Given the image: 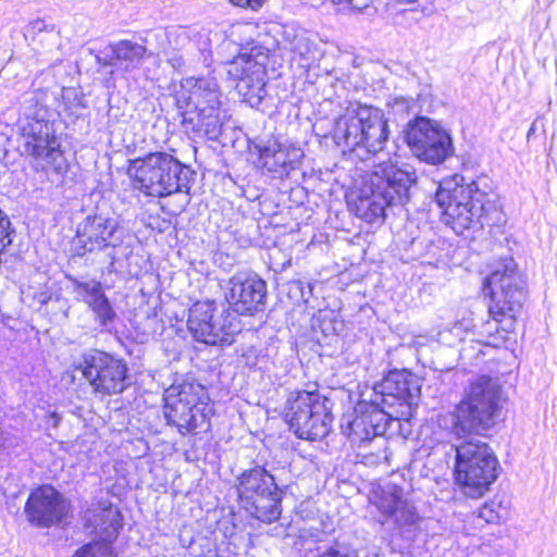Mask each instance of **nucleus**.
<instances>
[{"label": "nucleus", "mask_w": 557, "mask_h": 557, "mask_svg": "<svg viewBox=\"0 0 557 557\" xmlns=\"http://www.w3.org/2000/svg\"><path fill=\"white\" fill-rule=\"evenodd\" d=\"M260 161L269 172L284 175L298 165L304 153L295 146H285L275 140L260 148Z\"/></svg>", "instance_id": "obj_21"}, {"label": "nucleus", "mask_w": 557, "mask_h": 557, "mask_svg": "<svg viewBox=\"0 0 557 557\" xmlns=\"http://www.w3.org/2000/svg\"><path fill=\"white\" fill-rule=\"evenodd\" d=\"M334 3H351L352 8L362 11L368 8L371 3V0H332Z\"/></svg>", "instance_id": "obj_34"}, {"label": "nucleus", "mask_w": 557, "mask_h": 557, "mask_svg": "<svg viewBox=\"0 0 557 557\" xmlns=\"http://www.w3.org/2000/svg\"><path fill=\"white\" fill-rule=\"evenodd\" d=\"M451 332H454V334L456 335V337H458V339H462L461 338V329H460V325L458 324H455Z\"/></svg>", "instance_id": "obj_37"}, {"label": "nucleus", "mask_w": 557, "mask_h": 557, "mask_svg": "<svg viewBox=\"0 0 557 557\" xmlns=\"http://www.w3.org/2000/svg\"><path fill=\"white\" fill-rule=\"evenodd\" d=\"M25 511L30 522L49 527L67 515L69 504L52 486L42 485L29 495Z\"/></svg>", "instance_id": "obj_17"}, {"label": "nucleus", "mask_w": 557, "mask_h": 557, "mask_svg": "<svg viewBox=\"0 0 557 557\" xmlns=\"http://www.w3.org/2000/svg\"><path fill=\"white\" fill-rule=\"evenodd\" d=\"M334 136L338 145L375 154L388 139V122L381 109L359 104L337 120Z\"/></svg>", "instance_id": "obj_6"}, {"label": "nucleus", "mask_w": 557, "mask_h": 557, "mask_svg": "<svg viewBox=\"0 0 557 557\" xmlns=\"http://www.w3.org/2000/svg\"><path fill=\"white\" fill-rule=\"evenodd\" d=\"M214 301H198L189 309L187 326L194 338L207 345H231L240 332L239 320L230 312L215 314Z\"/></svg>", "instance_id": "obj_12"}, {"label": "nucleus", "mask_w": 557, "mask_h": 557, "mask_svg": "<svg viewBox=\"0 0 557 557\" xmlns=\"http://www.w3.org/2000/svg\"><path fill=\"white\" fill-rule=\"evenodd\" d=\"M168 62L172 65L173 69L180 70L184 66L185 61L182 55L175 54L168 59Z\"/></svg>", "instance_id": "obj_35"}, {"label": "nucleus", "mask_w": 557, "mask_h": 557, "mask_svg": "<svg viewBox=\"0 0 557 557\" xmlns=\"http://www.w3.org/2000/svg\"><path fill=\"white\" fill-rule=\"evenodd\" d=\"M421 393L420 379L407 370L389 371L373 387V403L388 411L389 418L409 420Z\"/></svg>", "instance_id": "obj_11"}, {"label": "nucleus", "mask_w": 557, "mask_h": 557, "mask_svg": "<svg viewBox=\"0 0 557 557\" xmlns=\"http://www.w3.org/2000/svg\"><path fill=\"white\" fill-rule=\"evenodd\" d=\"M74 285V290L83 298V300L90 307L98 300V295L103 293L101 283L98 281H79L75 277H70Z\"/></svg>", "instance_id": "obj_26"}, {"label": "nucleus", "mask_w": 557, "mask_h": 557, "mask_svg": "<svg viewBox=\"0 0 557 557\" xmlns=\"http://www.w3.org/2000/svg\"><path fill=\"white\" fill-rule=\"evenodd\" d=\"M236 490L240 506L250 516L267 523L281 517V492L265 469L257 467L242 473Z\"/></svg>", "instance_id": "obj_8"}, {"label": "nucleus", "mask_w": 557, "mask_h": 557, "mask_svg": "<svg viewBox=\"0 0 557 557\" xmlns=\"http://www.w3.org/2000/svg\"><path fill=\"white\" fill-rule=\"evenodd\" d=\"M416 180L410 166L380 164L362 186L346 195L348 210L367 223H381L387 207L404 206L409 200Z\"/></svg>", "instance_id": "obj_2"}, {"label": "nucleus", "mask_w": 557, "mask_h": 557, "mask_svg": "<svg viewBox=\"0 0 557 557\" xmlns=\"http://www.w3.org/2000/svg\"><path fill=\"white\" fill-rule=\"evenodd\" d=\"M112 57L104 64H117L126 71L135 69L146 54V47L131 40H120L109 46Z\"/></svg>", "instance_id": "obj_24"}, {"label": "nucleus", "mask_w": 557, "mask_h": 557, "mask_svg": "<svg viewBox=\"0 0 557 557\" xmlns=\"http://www.w3.org/2000/svg\"><path fill=\"white\" fill-rule=\"evenodd\" d=\"M475 195L478 190L469 184L450 187V183H445L438 188L435 201L443 210L444 222L455 233L462 234L481 215L483 207Z\"/></svg>", "instance_id": "obj_13"}, {"label": "nucleus", "mask_w": 557, "mask_h": 557, "mask_svg": "<svg viewBox=\"0 0 557 557\" xmlns=\"http://www.w3.org/2000/svg\"><path fill=\"white\" fill-rule=\"evenodd\" d=\"M85 519L94 531L101 539L95 543H108L116 537L119 530L122 528V515L116 507L111 504L99 503L96 507L90 508L85 513Z\"/></svg>", "instance_id": "obj_22"}, {"label": "nucleus", "mask_w": 557, "mask_h": 557, "mask_svg": "<svg viewBox=\"0 0 557 557\" xmlns=\"http://www.w3.org/2000/svg\"><path fill=\"white\" fill-rule=\"evenodd\" d=\"M200 384L183 383L165 392V418L181 433L193 432L209 425L211 407Z\"/></svg>", "instance_id": "obj_10"}, {"label": "nucleus", "mask_w": 557, "mask_h": 557, "mask_svg": "<svg viewBox=\"0 0 557 557\" xmlns=\"http://www.w3.org/2000/svg\"><path fill=\"white\" fill-rule=\"evenodd\" d=\"M267 0H230L233 5L258 11Z\"/></svg>", "instance_id": "obj_33"}, {"label": "nucleus", "mask_w": 557, "mask_h": 557, "mask_svg": "<svg viewBox=\"0 0 557 557\" xmlns=\"http://www.w3.org/2000/svg\"><path fill=\"white\" fill-rule=\"evenodd\" d=\"M374 505L399 528H409L419 521L416 509L404 498V492L395 484H386L374 496Z\"/></svg>", "instance_id": "obj_20"}, {"label": "nucleus", "mask_w": 557, "mask_h": 557, "mask_svg": "<svg viewBox=\"0 0 557 557\" xmlns=\"http://www.w3.org/2000/svg\"><path fill=\"white\" fill-rule=\"evenodd\" d=\"M239 53L225 64L227 76L236 82V89L244 96L262 98L265 87V60L264 53Z\"/></svg>", "instance_id": "obj_16"}, {"label": "nucleus", "mask_w": 557, "mask_h": 557, "mask_svg": "<svg viewBox=\"0 0 557 557\" xmlns=\"http://www.w3.org/2000/svg\"><path fill=\"white\" fill-rule=\"evenodd\" d=\"M290 286H292V287H295V288H296V289H298V290L300 289V283H299V282H292V283H290Z\"/></svg>", "instance_id": "obj_39"}, {"label": "nucleus", "mask_w": 557, "mask_h": 557, "mask_svg": "<svg viewBox=\"0 0 557 557\" xmlns=\"http://www.w3.org/2000/svg\"><path fill=\"white\" fill-rule=\"evenodd\" d=\"M438 336H440V341H441V342L446 343V344H448V345H451V344H453L451 342H449V341L445 337V334H444V333H442V332H441V333L438 334Z\"/></svg>", "instance_id": "obj_38"}, {"label": "nucleus", "mask_w": 557, "mask_h": 557, "mask_svg": "<svg viewBox=\"0 0 557 557\" xmlns=\"http://www.w3.org/2000/svg\"><path fill=\"white\" fill-rule=\"evenodd\" d=\"M60 419V416L55 411H52L48 416V423L53 428H57L59 425Z\"/></svg>", "instance_id": "obj_36"}, {"label": "nucleus", "mask_w": 557, "mask_h": 557, "mask_svg": "<svg viewBox=\"0 0 557 557\" xmlns=\"http://www.w3.org/2000/svg\"><path fill=\"white\" fill-rule=\"evenodd\" d=\"M290 44L293 51L299 55L305 57L311 51V44L305 33L295 35Z\"/></svg>", "instance_id": "obj_30"}, {"label": "nucleus", "mask_w": 557, "mask_h": 557, "mask_svg": "<svg viewBox=\"0 0 557 557\" xmlns=\"http://www.w3.org/2000/svg\"><path fill=\"white\" fill-rule=\"evenodd\" d=\"M500 388L486 376L475 380L454 411L451 433L461 443L454 445V479L467 497L485 495L499 474V461L492 447L479 438L467 437L488 430L499 409Z\"/></svg>", "instance_id": "obj_1"}, {"label": "nucleus", "mask_w": 557, "mask_h": 557, "mask_svg": "<svg viewBox=\"0 0 557 557\" xmlns=\"http://www.w3.org/2000/svg\"><path fill=\"white\" fill-rule=\"evenodd\" d=\"M169 38L175 46L184 47L189 41V32L186 27H176L169 33Z\"/></svg>", "instance_id": "obj_31"}, {"label": "nucleus", "mask_w": 557, "mask_h": 557, "mask_svg": "<svg viewBox=\"0 0 557 557\" xmlns=\"http://www.w3.org/2000/svg\"><path fill=\"white\" fill-rule=\"evenodd\" d=\"M176 103L182 110L184 123L191 129L202 131L209 138L220 135L221 90L214 77H186L176 92Z\"/></svg>", "instance_id": "obj_4"}, {"label": "nucleus", "mask_w": 557, "mask_h": 557, "mask_svg": "<svg viewBox=\"0 0 557 557\" xmlns=\"http://www.w3.org/2000/svg\"><path fill=\"white\" fill-rule=\"evenodd\" d=\"M306 557H357L355 553L350 552L344 544L335 543L334 545L322 549L318 547L315 552L311 550L306 554Z\"/></svg>", "instance_id": "obj_29"}, {"label": "nucleus", "mask_w": 557, "mask_h": 557, "mask_svg": "<svg viewBox=\"0 0 557 557\" xmlns=\"http://www.w3.org/2000/svg\"><path fill=\"white\" fill-rule=\"evenodd\" d=\"M78 369L95 394H120L127 386L126 363L107 352L94 350L85 354Z\"/></svg>", "instance_id": "obj_14"}, {"label": "nucleus", "mask_w": 557, "mask_h": 557, "mask_svg": "<svg viewBox=\"0 0 557 557\" xmlns=\"http://www.w3.org/2000/svg\"><path fill=\"white\" fill-rule=\"evenodd\" d=\"M73 557H116L108 543H88L76 550Z\"/></svg>", "instance_id": "obj_27"}, {"label": "nucleus", "mask_w": 557, "mask_h": 557, "mask_svg": "<svg viewBox=\"0 0 557 557\" xmlns=\"http://www.w3.org/2000/svg\"><path fill=\"white\" fill-rule=\"evenodd\" d=\"M267 295L265 282L257 276L233 277L226 300L230 308L242 315H250L259 311Z\"/></svg>", "instance_id": "obj_18"}, {"label": "nucleus", "mask_w": 557, "mask_h": 557, "mask_svg": "<svg viewBox=\"0 0 557 557\" xmlns=\"http://www.w3.org/2000/svg\"><path fill=\"white\" fill-rule=\"evenodd\" d=\"M25 151L41 162L46 171L61 173L66 160L53 123L48 119V109L36 103L27 108L18 120Z\"/></svg>", "instance_id": "obj_7"}, {"label": "nucleus", "mask_w": 557, "mask_h": 557, "mask_svg": "<svg viewBox=\"0 0 557 557\" xmlns=\"http://www.w3.org/2000/svg\"><path fill=\"white\" fill-rule=\"evenodd\" d=\"M123 230L114 219L102 215L87 216L77 227V235L83 244L121 240Z\"/></svg>", "instance_id": "obj_23"}, {"label": "nucleus", "mask_w": 557, "mask_h": 557, "mask_svg": "<svg viewBox=\"0 0 557 557\" xmlns=\"http://www.w3.org/2000/svg\"><path fill=\"white\" fill-rule=\"evenodd\" d=\"M483 286L488 290V313L496 323H505V327L510 329L525 300L524 274L511 257H503L493 264Z\"/></svg>", "instance_id": "obj_5"}, {"label": "nucleus", "mask_w": 557, "mask_h": 557, "mask_svg": "<svg viewBox=\"0 0 557 557\" xmlns=\"http://www.w3.org/2000/svg\"><path fill=\"white\" fill-rule=\"evenodd\" d=\"M98 296V300L95 304H92L89 308L95 312L100 323L102 325H106L115 318V312L111 307V304L109 299L106 297L104 293Z\"/></svg>", "instance_id": "obj_28"}, {"label": "nucleus", "mask_w": 557, "mask_h": 557, "mask_svg": "<svg viewBox=\"0 0 557 557\" xmlns=\"http://www.w3.org/2000/svg\"><path fill=\"white\" fill-rule=\"evenodd\" d=\"M509 509L503 502L492 499L485 503L479 510L478 519L485 521L486 523H500L507 519Z\"/></svg>", "instance_id": "obj_25"}, {"label": "nucleus", "mask_w": 557, "mask_h": 557, "mask_svg": "<svg viewBox=\"0 0 557 557\" xmlns=\"http://www.w3.org/2000/svg\"><path fill=\"white\" fill-rule=\"evenodd\" d=\"M54 29L53 25L48 24L45 20L37 18L29 23L27 26V32L32 34H39L42 32H52Z\"/></svg>", "instance_id": "obj_32"}, {"label": "nucleus", "mask_w": 557, "mask_h": 557, "mask_svg": "<svg viewBox=\"0 0 557 557\" xmlns=\"http://www.w3.org/2000/svg\"><path fill=\"white\" fill-rule=\"evenodd\" d=\"M406 141L413 156L430 164L444 162L454 150L449 134L428 117H418L408 126Z\"/></svg>", "instance_id": "obj_15"}, {"label": "nucleus", "mask_w": 557, "mask_h": 557, "mask_svg": "<svg viewBox=\"0 0 557 557\" xmlns=\"http://www.w3.org/2000/svg\"><path fill=\"white\" fill-rule=\"evenodd\" d=\"M355 410L357 414L349 424L351 441H371L385 433L387 421L391 419L388 411L374 404L373 398L370 404H359Z\"/></svg>", "instance_id": "obj_19"}, {"label": "nucleus", "mask_w": 557, "mask_h": 557, "mask_svg": "<svg viewBox=\"0 0 557 557\" xmlns=\"http://www.w3.org/2000/svg\"><path fill=\"white\" fill-rule=\"evenodd\" d=\"M329 399L317 392L292 393L287 399L286 419L290 429L302 440L325 437L332 426Z\"/></svg>", "instance_id": "obj_9"}, {"label": "nucleus", "mask_w": 557, "mask_h": 557, "mask_svg": "<svg viewBox=\"0 0 557 557\" xmlns=\"http://www.w3.org/2000/svg\"><path fill=\"white\" fill-rule=\"evenodd\" d=\"M127 174L135 189L151 197L188 191L193 172L166 152H151L129 161Z\"/></svg>", "instance_id": "obj_3"}]
</instances>
